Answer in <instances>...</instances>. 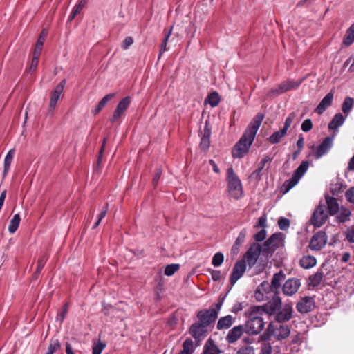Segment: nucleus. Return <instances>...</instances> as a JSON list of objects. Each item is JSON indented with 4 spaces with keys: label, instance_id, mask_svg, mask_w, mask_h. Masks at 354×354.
Masks as SVG:
<instances>
[{
    "label": "nucleus",
    "instance_id": "obj_40",
    "mask_svg": "<svg viewBox=\"0 0 354 354\" xmlns=\"http://www.w3.org/2000/svg\"><path fill=\"white\" fill-rule=\"evenodd\" d=\"M309 163L308 161H303L298 168L294 171L293 176L300 180L308 169Z\"/></svg>",
    "mask_w": 354,
    "mask_h": 354
},
{
    "label": "nucleus",
    "instance_id": "obj_13",
    "mask_svg": "<svg viewBox=\"0 0 354 354\" xmlns=\"http://www.w3.org/2000/svg\"><path fill=\"white\" fill-rule=\"evenodd\" d=\"M246 266L245 259L239 260L235 263L230 277V283L232 286H234L243 275L246 270Z\"/></svg>",
    "mask_w": 354,
    "mask_h": 354
},
{
    "label": "nucleus",
    "instance_id": "obj_34",
    "mask_svg": "<svg viewBox=\"0 0 354 354\" xmlns=\"http://www.w3.org/2000/svg\"><path fill=\"white\" fill-rule=\"evenodd\" d=\"M47 35V32L44 30L41 31L39 37L37 39L36 46L34 50L33 53H36V55H41L42 48L46 39V37Z\"/></svg>",
    "mask_w": 354,
    "mask_h": 354
},
{
    "label": "nucleus",
    "instance_id": "obj_19",
    "mask_svg": "<svg viewBox=\"0 0 354 354\" xmlns=\"http://www.w3.org/2000/svg\"><path fill=\"white\" fill-rule=\"evenodd\" d=\"M333 97V91L327 93L315 108V112L318 115H322L332 104Z\"/></svg>",
    "mask_w": 354,
    "mask_h": 354
},
{
    "label": "nucleus",
    "instance_id": "obj_6",
    "mask_svg": "<svg viewBox=\"0 0 354 354\" xmlns=\"http://www.w3.org/2000/svg\"><path fill=\"white\" fill-rule=\"evenodd\" d=\"M328 218L326 205L319 204L315 207L311 215L310 223L315 227H320L326 222Z\"/></svg>",
    "mask_w": 354,
    "mask_h": 354
},
{
    "label": "nucleus",
    "instance_id": "obj_64",
    "mask_svg": "<svg viewBox=\"0 0 354 354\" xmlns=\"http://www.w3.org/2000/svg\"><path fill=\"white\" fill-rule=\"evenodd\" d=\"M236 354H254V351L252 346H245L241 348Z\"/></svg>",
    "mask_w": 354,
    "mask_h": 354
},
{
    "label": "nucleus",
    "instance_id": "obj_17",
    "mask_svg": "<svg viewBox=\"0 0 354 354\" xmlns=\"http://www.w3.org/2000/svg\"><path fill=\"white\" fill-rule=\"evenodd\" d=\"M333 146V138L328 136L325 138L314 151V156L316 159H319L325 155Z\"/></svg>",
    "mask_w": 354,
    "mask_h": 354
},
{
    "label": "nucleus",
    "instance_id": "obj_42",
    "mask_svg": "<svg viewBox=\"0 0 354 354\" xmlns=\"http://www.w3.org/2000/svg\"><path fill=\"white\" fill-rule=\"evenodd\" d=\"M223 261H224V255H223V254L222 252H216L213 256V258H212V264L214 267H218V266H220L223 263Z\"/></svg>",
    "mask_w": 354,
    "mask_h": 354
},
{
    "label": "nucleus",
    "instance_id": "obj_22",
    "mask_svg": "<svg viewBox=\"0 0 354 354\" xmlns=\"http://www.w3.org/2000/svg\"><path fill=\"white\" fill-rule=\"evenodd\" d=\"M285 278L286 274L283 271H279V272L274 274L270 285L279 293L281 283L284 281Z\"/></svg>",
    "mask_w": 354,
    "mask_h": 354
},
{
    "label": "nucleus",
    "instance_id": "obj_20",
    "mask_svg": "<svg viewBox=\"0 0 354 354\" xmlns=\"http://www.w3.org/2000/svg\"><path fill=\"white\" fill-rule=\"evenodd\" d=\"M278 235L277 234H273L271 235L264 243L263 247L262 248L263 252L265 253H268L270 252H273L276 250L277 247V241Z\"/></svg>",
    "mask_w": 354,
    "mask_h": 354
},
{
    "label": "nucleus",
    "instance_id": "obj_63",
    "mask_svg": "<svg viewBox=\"0 0 354 354\" xmlns=\"http://www.w3.org/2000/svg\"><path fill=\"white\" fill-rule=\"evenodd\" d=\"M272 351L270 343L263 344L261 346L259 354H271Z\"/></svg>",
    "mask_w": 354,
    "mask_h": 354
},
{
    "label": "nucleus",
    "instance_id": "obj_46",
    "mask_svg": "<svg viewBox=\"0 0 354 354\" xmlns=\"http://www.w3.org/2000/svg\"><path fill=\"white\" fill-rule=\"evenodd\" d=\"M105 347L106 344L101 341L95 342L92 347V354H101Z\"/></svg>",
    "mask_w": 354,
    "mask_h": 354
},
{
    "label": "nucleus",
    "instance_id": "obj_25",
    "mask_svg": "<svg viewBox=\"0 0 354 354\" xmlns=\"http://www.w3.org/2000/svg\"><path fill=\"white\" fill-rule=\"evenodd\" d=\"M234 322V319L230 315L221 317L217 322L216 328L218 330L228 329L233 324Z\"/></svg>",
    "mask_w": 354,
    "mask_h": 354
},
{
    "label": "nucleus",
    "instance_id": "obj_53",
    "mask_svg": "<svg viewBox=\"0 0 354 354\" xmlns=\"http://www.w3.org/2000/svg\"><path fill=\"white\" fill-rule=\"evenodd\" d=\"M296 114L295 112L290 113L288 116L286 118L284 126L283 127V129H285L286 131H288V128L292 124L293 120L295 118Z\"/></svg>",
    "mask_w": 354,
    "mask_h": 354
},
{
    "label": "nucleus",
    "instance_id": "obj_61",
    "mask_svg": "<svg viewBox=\"0 0 354 354\" xmlns=\"http://www.w3.org/2000/svg\"><path fill=\"white\" fill-rule=\"evenodd\" d=\"M208 271L211 273L212 279L214 281H218L221 279L222 274L220 270L209 269Z\"/></svg>",
    "mask_w": 354,
    "mask_h": 354
},
{
    "label": "nucleus",
    "instance_id": "obj_29",
    "mask_svg": "<svg viewBox=\"0 0 354 354\" xmlns=\"http://www.w3.org/2000/svg\"><path fill=\"white\" fill-rule=\"evenodd\" d=\"M316 263V259L311 255L304 256L299 261L300 266L304 269H310L314 267Z\"/></svg>",
    "mask_w": 354,
    "mask_h": 354
},
{
    "label": "nucleus",
    "instance_id": "obj_8",
    "mask_svg": "<svg viewBox=\"0 0 354 354\" xmlns=\"http://www.w3.org/2000/svg\"><path fill=\"white\" fill-rule=\"evenodd\" d=\"M262 251V247L259 243H253L251 244L244 255L246 265L248 264L249 268H252L256 264Z\"/></svg>",
    "mask_w": 354,
    "mask_h": 354
},
{
    "label": "nucleus",
    "instance_id": "obj_33",
    "mask_svg": "<svg viewBox=\"0 0 354 354\" xmlns=\"http://www.w3.org/2000/svg\"><path fill=\"white\" fill-rule=\"evenodd\" d=\"M15 155V149H10L6 154L3 162V176H6L10 169V165Z\"/></svg>",
    "mask_w": 354,
    "mask_h": 354
},
{
    "label": "nucleus",
    "instance_id": "obj_36",
    "mask_svg": "<svg viewBox=\"0 0 354 354\" xmlns=\"http://www.w3.org/2000/svg\"><path fill=\"white\" fill-rule=\"evenodd\" d=\"M287 131L282 128L281 130L274 132L268 138V140L272 144H277L281 141V138L284 137Z\"/></svg>",
    "mask_w": 354,
    "mask_h": 354
},
{
    "label": "nucleus",
    "instance_id": "obj_10",
    "mask_svg": "<svg viewBox=\"0 0 354 354\" xmlns=\"http://www.w3.org/2000/svg\"><path fill=\"white\" fill-rule=\"evenodd\" d=\"M131 102V97L130 96H126L118 102L112 117L109 119L111 124L115 123L122 117L129 108Z\"/></svg>",
    "mask_w": 354,
    "mask_h": 354
},
{
    "label": "nucleus",
    "instance_id": "obj_26",
    "mask_svg": "<svg viewBox=\"0 0 354 354\" xmlns=\"http://www.w3.org/2000/svg\"><path fill=\"white\" fill-rule=\"evenodd\" d=\"M221 352L212 339H209L204 345L203 354H220Z\"/></svg>",
    "mask_w": 354,
    "mask_h": 354
},
{
    "label": "nucleus",
    "instance_id": "obj_9",
    "mask_svg": "<svg viewBox=\"0 0 354 354\" xmlns=\"http://www.w3.org/2000/svg\"><path fill=\"white\" fill-rule=\"evenodd\" d=\"M208 333V327L198 321L193 323L189 328V333L197 342L204 339Z\"/></svg>",
    "mask_w": 354,
    "mask_h": 354
},
{
    "label": "nucleus",
    "instance_id": "obj_23",
    "mask_svg": "<svg viewBox=\"0 0 354 354\" xmlns=\"http://www.w3.org/2000/svg\"><path fill=\"white\" fill-rule=\"evenodd\" d=\"M290 334V327L288 325L281 324L274 328V335L277 340L285 339Z\"/></svg>",
    "mask_w": 354,
    "mask_h": 354
},
{
    "label": "nucleus",
    "instance_id": "obj_56",
    "mask_svg": "<svg viewBox=\"0 0 354 354\" xmlns=\"http://www.w3.org/2000/svg\"><path fill=\"white\" fill-rule=\"evenodd\" d=\"M313 128V122L310 119H306L302 122L301 129L304 132L310 131Z\"/></svg>",
    "mask_w": 354,
    "mask_h": 354
},
{
    "label": "nucleus",
    "instance_id": "obj_57",
    "mask_svg": "<svg viewBox=\"0 0 354 354\" xmlns=\"http://www.w3.org/2000/svg\"><path fill=\"white\" fill-rule=\"evenodd\" d=\"M210 146V138L201 137L200 148L201 150L207 151Z\"/></svg>",
    "mask_w": 354,
    "mask_h": 354
},
{
    "label": "nucleus",
    "instance_id": "obj_41",
    "mask_svg": "<svg viewBox=\"0 0 354 354\" xmlns=\"http://www.w3.org/2000/svg\"><path fill=\"white\" fill-rule=\"evenodd\" d=\"M48 259V256L47 254H43L41 256L37 261V267L35 272V278L37 277L38 275L41 273L42 269L44 268V266L46 265L47 261Z\"/></svg>",
    "mask_w": 354,
    "mask_h": 354
},
{
    "label": "nucleus",
    "instance_id": "obj_21",
    "mask_svg": "<svg viewBox=\"0 0 354 354\" xmlns=\"http://www.w3.org/2000/svg\"><path fill=\"white\" fill-rule=\"evenodd\" d=\"M326 202L327 204L328 214L330 216H334L339 210H340L337 200L332 196H326Z\"/></svg>",
    "mask_w": 354,
    "mask_h": 354
},
{
    "label": "nucleus",
    "instance_id": "obj_50",
    "mask_svg": "<svg viewBox=\"0 0 354 354\" xmlns=\"http://www.w3.org/2000/svg\"><path fill=\"white\" fill-rule=\"evenodd\" d=\"M274 328L272 324L270 323L268 325L266 331L261 335V339L265 341L268 340L272 335H274Z\"/></svg>",
    "mask_w": 354,
    "mask_h": 354
},
{
    "label": "nucleus",
    "instance_id": "obj_28",
    "mask_svg": "<svg viewBox=\"0 0 354 354\" xmlns=\"http://www.w3.org/2000/svg\"><path fill=\"white\" fill-rule=\"evenodd\" d=\"M345 121V117L340 113H336L328 124V129L335 130L342 126Z\"/></svg>",
    "mask_w": 354,
    "mask_h": 354
},
{
    "label": "nucleus",
    "instance_id": "obj_27",
    "mask_svg": "<svg viewBox=\"0 0 354 354\" xmlns=\"http://www.w3.org/2000/svg\"><path fill=\"white\" fill-rule=\"evenodd\" d=\"M173 28L174 26H171L170 27L169 29H166L165 28L164 29V33H165V35H164V38L162 39V41L161 43V44L160 45V49H159V57L158 58L160 59V56L165 52L167 50V42H168V40L172 33V30H173Z\"/></svg>",
    "mask_w": 354,
    "mask_h": 354
},
{
    "label": "nucleus",
    "instance_id": "obj_51",
    "mask_svg": "<svg viewBox=\"0 0 354 354\" xmlns=\"http://www.w3.org/2000/svg\"><path fill=\"white\" fill-rule=\"evenodd\" d=\"M290 220L284 217H280L278 220V226L281 230H286L290 227Z\"/></svg>",
    "mask_w": 354,
    "mask_h": 354
},
{
    "label": "nucleus",
    "instance_id": "obj_7",
    "mask_svg": "<svg viewBox=\"0 0 354 354\" xmlns=\"http://www.w3.org/2000/svg\"><path fill=\"white\" fill-rule=\"evenodd\" d=\"M267 301L268 302L264 304L263 306H256V307L261 310V312L263 315H274L278 311V310L281 308L282 302L279 295L271 298Z\"/></svg>",
    "mask_w": 354,
    "mask_h": 354
},
{
    "label": "nucleus",
    "instance_id": "obj_2",
    "mask_svg": "<svg viewBox=\"0 0 354 354\" xmlns=\"http://www.w3.org/2000/svg\"><path fill=\"white\" fill-rule=\"evenodd\" d=\"M245 315L248 317L244 327L245 333L249 335H258L264 328L265 322L263 318V314L256 306H250L245 312Z\"/></svg>",
    "mask_w": 354,
    "mask_h": 354
},
{
    "label": "nucleus",
    "instance_id": "obj_11",
    "mask_svg": "<svg viewBox=\"0 0 354 354\" xmlns=\"http://www.w3.org/2000/svg\"><path fill=\"white\" fill-rule=\"evenodd\" d=\"M196 317L199 322L203 324L207 327L214 323L218 318L216 312L214 310L212 311L209 308L199 310L196 314Z\"/></svg>",
    "mask_w": 354,
    "mask_h": 354
},
{
    "label": "nucleus",
    "instance_id": "obj_58",
    "mask_svg": "<svg viewBox=\"0 0 354 354\" xmlns=\"http://www.w3.org/2000/svg\"><path fill=\"white\" fill-rule=\"evenodd\" d=\"M68 303H66L63 306L62 311L57 315V320H59L61 322L64 320L68 313Z\"/></svg>",
    "mask_w": 354,
    "mask_h": 354
},
{
    "label": "nucleus",
    "instance_id": "obj_47",
    "mask_svg": "<svg viewBox=\"0 0 354 354\" xmlns=\"http://www.w3.org/2000/svg\"><path fill=\"white\" fill-rule=\"evenodd\" d=\"M225 299V296L223 297V296L220 295L218 299L217 302L214 304V306H212L209 308L211 310H212V311L214 310L215 312H216L217 316L218 315V313H219L221 308L223 304Z\"/></svg>",
    "mask_w": 354,
    "mask_h": 354
},
{
    "label": "nucleus",
    "instance_id": "obj_24",
    "mask_svg": "<svg viewBox=\"0 0 354 354\" xmlns=\"http://www.w3.org/2000/svg\"><path fill=\"white\" fill-rule=\"evenodd\" d=\"M324 277V271L319 269L314 274L309 276L308 286L313 288L318 286L321 284Z\"/></svg>",
    "mask_w": 354,
    "mask_h": 354
},
{
    "label": "nucleus",
    "instance_id": "obj_48",
    "mask_svg": "<svg viewBox=\"0 0 354 354\" xmlns=\"http://www.w3.org/2000/svg\"><path fill=\"white\" fill-rule=\"evenodd\" d=\"M183 350L188 353L189 354H192L194 352V343L191 339H187L183 344Z\"/></svg>",
    "mask_w": 354,
    "mask_h": 354
},
{
    "label": "nucleus",
    "instance_id": "obj_16",
    "mask_svg": "<svg viewBox=\"0 0 354 354\" xmlns=\"http://www.w3.org/2000/svg\"><path fill=\"white\" fill-rule=\"evenodd\" d=\"M301 286L299 279L297 278L288 279L282 287L285 295L292 296L295 294Z\"/></svg>",
    "mask_w": 354,
    "mask_h": 354
},
{
    "label": "nucleus",
    "instance_id": "obj_54",
    "mask_svg": "<svg viewBox=\"0 0 354 354\" xmlns=\"http://www.w3.org/2000/svg\"><path fill=\"white\" fill-rule=\"evenodd\" d=\"M66 83V80L65 79H63L55 88L54 91H53V93L58 95L61 96V94L62 93L64 88L65 87Z\"/></svg>",
    "mask_w": 354,
    "mask_h": 354
},
{
    "label": "nucleus",
    "instance_id": "obj_49",
    "mask_svg": "<svg viewBox=\"0 0 354 354\" xmlns=\"http://www.w3.org/2000/svg\"><path fill=\"white\" fill-rule=\"evenodd\" d=\"M247 231L245 229H243L239 234L238 237L236 238L234 243V248H236L237 246H240L245 239Z\"/></svg>",
    "mask_w": 354,
    "mask_h": 354
},
{
    "label": "nucleus",
    "instance_id": "obj_4",
    "mask_svg": "<svg viewBox=\"0 0 354 354\" xmlns=\"http://www.w3.org/2000/svg\"><path fill=\"white\" fill-rule=\"evenodd\" d=\"M306 78L302 77L297 81L288 79L281 82L276 88H272L267 93L269 97H274L290 91L297 90Z\"/></svg>",
    "mask_w": 354,
    "mask_h": 354
},
{
    "label": "nucleus",
    "instance_id": "obj_43",
    "mask_svg": "<svg viewBox=\"0 0 354 354\" xmlns=\"http://www.w3.org/2000/svg\"><path fill=\"white\" fill-rule=\"evenodd\" d=\"M61 348V343L57 339H52L50 340V345L48 346V351L52 354H53L55 351L59 350Z\"/></svg>",
    "mask_w": 354,
    "mask_h": 354
},
{
    "label": "nucleus",
    "instance_id": "obj_59",
    "mask_svg": "<svg viewBox=\"0 0 354 354\" xmlns=\"http://www.w3.org/2000/svg\"><path fill=\"white\" fill-rule=\"evenodd\" d=\"M345 197L348 202L354 203V187H351L346 192Z\"/></svg>",
    "mask_w": 354,
    "mask_h": 354
},
{
    "label": "nucleus",
    "instance_id": "obj_39",
    "mask_svg": "<svg viewBox=\"0 0 354 354\" xmlns=\"http://www.w3.org/2000/svg\"><path fill=\"white\" fill-rule=\"evenodd\" d=\"M354 104V99L351 97H346L342 104V111L346 115H348L351 111Z\"/></svg>",
    "mask_w": 354,
    "mask_h": 354
},
{
    "label": "nucleus",
    "instance_id": "obj_18",
    "mask_svg": "<svg viewBox=\"0 0 354 354\" xmlns=\"http://www.w3.org/2000/svg\"><path fill=\"white\" fill-rule=\"evenodd\" d=\"M243 333H245L243 325L236 326L228 331L226 336V341L229 344H234L240 339Z\"/></svg>",
    "mask_w": 354,
    "mask_h": 354
},
{
    "label": "nucleus",
    "instance_id": "obj_38",
    "mask_svg": "<svg viewBox=\"0 0 354 354\" xmlns=\"http://www.w3.org/2000/svg\"><path fill=\"white\" fill-rule=\"evenodd\" d=\"M207 102L212 107H216L221 102V97L217 92H212L205 99V102Z\"/></svg>",
    "mask_w": 354,
    "mask_h": 354
},
{
    "label": "nucleus",
    "instance_id": "obj_35",
    "mask_svg": "<svg viewBox=\"0 0 354 354\" xmlns=\"http://www.w3.org/2000/svg\"><path fill=\"white\" fill-rule=\"evenodd\" d=\"M299 180L295 176L292 175V176L288 179L286 180L282 187L281 190L283 193H287L289 192L293 187H295L298 183Z\"/></svg>",
    "mask_w": 354,
    "mask_h": 354
},
{
    "label": "nucleus",
    "instance_id": "obj_60",
    "mask_svg": "<svg viewBox=\"0 0 354 354\" xmlns=\"http://www.w3.org/2000/svg\"><path fill=\"white\" fill-rule=\"evenodd\" d=\"M266 230L262 229L254 236V239H255L256 241L261 242L266 239Z\"/></svg>",
    "mask_w": 354,
    "mask_h": 354
},
{
    "label": "nucleus",
    "instance_id": "obj_15",
    "mask_svg": "<svg viewBox=\"0 0 354 354\" xmlns=\"http://www.w3.org/2000/svg\"><path fill=\"white\" fill-rule=\"evenodd\" d=\"M315 301L313 297L306 296L302 298L296 306L297 310L300 313H308L315 308Z\"/></svg>",
    "mask_w": 354,
    "mask_h": 354
},
{
    "label": "nucleus",
    "instance_id": "obj_12",
    "mask_svg": "<svg viewBox=\"0 0 354 354\" xmlns=\"http://www.w3.org/2000/svg\"><path fill=\"white\" fill-rule=\"evenodd\" d=\"M327 243V235L324 231H319L315 233L310 242L309 247L312 250H321Z\"/></svg>",
    "mask_w": 354,
    "mask_h": 354
},
{
    "label": "nucleus",
    "instance_id": "obj_44",
    "mask_svg": "<svg viewBox=\"0 0 354 354\" xmlns=\"http://www.w3.org/2000/svg\"><path fill=\"white\" fill-rule=\"evenodd\" d=\"M180 268L179 264H169L165 267V274L167 276H172Z\"/></svg>",
    "mask_w": 354,
    "mask_h": 354
},
{
    "label": "nucleus",
    "instance_id": "obj_52",
    "mask_svg": "<svg viewBox=\"0 0 354 354\" xmlns=\"http://www.w3.org/2000/svg\"><path fill=\"white\" fill-rule=\"evenodd\" d=\"M60 96L58 95H56L52 92L50 103H49V111L53 112V110L55 109L58 100L59 99Z\"/></svg>",
    "mask_w": 354,
    "mask_h": 354
},
{
    "label": "nucleus",
    "instance_id": "obj_55",
    "mask_svg": "<svg viewBox=\"0 0 354 354\" xmlns=\"http://www.w3.org/2000/svg\"><path fill=\"white\" fill-rule=\"evenodd\" d=\"M41 55H36V53H33V57L31 61V64L29 68L30 72H33L36 70L38 64H39V59Z\"/></svg>",
    "mask_w": 354,
    "mask_h": 354
},
{
    "label": "nucleus",
    "instance_id": "obj_31",
    "mask_svg": "<svg viewBox=\"0 0 354 354\" xmlns=\"http://www.w3.org/2000/svg\"><path fill=\"white\" fill-rule=\"evenodd\" d=\"M115 96V93H109L106 95L97 104L95 109L93 110L92 113L94 115L98 114L100 111L106 105L108 102Z\"/></svg>",
    "mask_w": 354,
    "mask_h": 354
},
{
    "label": "nucleus",
    "instance_id": "obj_3",
    "mask_svg": "<svg viewBox=\"0 0 354 354\" xmlns=\"http://www.w3.org/2000/svg\"><path fill=\"white\" fill-rule=\"evenodd\" d=\"M226 182L230 196L234 200L241 198L243 194L242 183L232 167L227 169Z\"/></svg>",
    "mask_w": 354,
    "mask_h": 354
},
{
    "label": "nucleus",
    "instance_id": "obj_45",
    "mask_svg": "<svg viewBox=\"0 0 354 354\" xmlns=\"http://www.w3.org/2000/svg\"><path fill=\"white\" fill-rule=\"evenodd\" d=\"M344 235L348 243H354V225L347 227L344 232Z\"/></svg>",
    "mask_w": 354,
    "mask_h": 354
},
{
    "label": "nucleus",
    "instance_id": "obj_37",
    "mask_svg": "<svg viewBox=\"0 0 354 354\" xmlns=\"http://www.w3.org/2000/svg\"><path fill=\"white\" fill-rule=\"evenodd\" d=\"M21 221L19 214L14 215L8 225V231L10 234L15 233L19 227Z\"/></svg>",
    "mask_w": 354,
    "mask_h": 354
},
{
    "label": "nucleus",
    "instance_id": "obj_32",
    "mask_svg": "<svg viewBox=\"0 0 354 354\" xmlns=\"http://www.w3.org/2000/svg\"><path fill=\"white\" fill-rule=\"evenodd\" d=\"M354 42V23L346 30L343 39V44L349 46Z\"/></svg>",
    "mask_w": 354,
    "mask_h": 354
},
{
    "label": "nucleus",
    "instance_id": "obj_30",
    "mask_svg": "<svg viewBox=\"0 0 354 354\" xmlns=\"http://www.w3.org/2000/svg\"><path fill=\"white\" fill-rule=\"evenodd\" d=\"M351 215V211L348 208L342 206L340 207V213L339 214L336 216L335 220L338 223H344L346 221H350Z\"/></svg>",
    "mask_w": 354,
    "mask_h": 354
},
{
    "label": "nucleus",
    "instance_id": "obj_14",
    "mask_svg": "<svg viewBox=\"0 0 354 354\" xmlns=\"http://www.w3.org/2000/svg\"><path fill=\"white\" fill-rule=\"evenodd\" d=\"M293 308L290 304H286L274 314V320L279 323L289 321L292 317Z\"/></svg>",
    "mask_w": 354,
    "mask_h": 354
},
{
    "label": "nucleus",
    "instance_id": "obj_5",
    "mask_svg": "<svg viewBox=\"0 0 354 354\" xmlns=\"http://www.w3.org/2000/svg\"><path fill=\"white\" fill-rule=\"evenodd\" d=\"M279 295V293L266 281H263L254 292V297L258 301L268 300Z\"/></svg>",
    "mask_w": 354,
    "mask_h": 354
},
{
    "label": "nucleus",
    "instance_id": "obj_1",
    "mask_svg": "<svg viewBox=\"0 0 354 354\" xmlns=\"http://www.w3.org/2000/svg\"><path fill=\"white\" fill-rule=\"evenodd\" d=\"M264 118V114L258 113L252 119L243 135L232 150V155L233 158H241L248 153Z\"/></svg>",
    "mask_w": 354,
    "mask_h": 354
},
{
    "label": "nucleus",
    "instance_id": "obj_62",
    "mask_svg": "<svg viewBox=\"0 0 354 354\" xmlns=\"http://www.w3.org/2000/svg\"><path fill=\"white\" fill-rule=\"evenodd\" d=\"M161 175H162V169L160 167L156 168L155 174L153 178V185L154 187H156V185H158V183L161 177Z\"/></svg>",
    "mask_w": 354,
    "mask_h": 354
}]
</instances>
